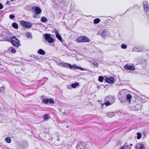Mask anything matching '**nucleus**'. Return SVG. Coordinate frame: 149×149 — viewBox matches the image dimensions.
Segmentation results:
<instances>
[{"label": "nucleus", "instance_id": "14", "mask_svg": "<svg viewBox=\"0 0 149 149\" xmlns=\"http://www.w3.org/2000/svg\"><path fill=\"white\" fill-rule=\"evenodd\" d=\"M9 32L8 30H6L5 31L2 32V36L5 39L6 37V36L8 35Z\"/></svg>", "mask_w": 149, "mask_h": 149}, {"label": "nucleus", "instance_id": "11", "mask_svg": "<svg viewBox=\"0 0 149 149\" xmlns=\"http://www.w3.org/2000/svg\"><path fill=\"white\" fill-rule=\"evenodd\" d=\"M12 38L11 34L9 32L8 35L6 36V37L5 39L6 41L10 42Z\"/></svg>", "mask_w": 149, "mask_h": 149}, {"label": "nucleus", "instance_id": "45", "mask_svg": "<svg viewBox=\"0 0 149 149\" xmlns=\"http://www.w3.org/2000/svg\"><path fill=\"white\" fill-rule=\"evenodd\" d=\"M108 100L109 101H111V100Z\"/></svg>", "mask_w": 149, "mask_h": 149}, {"label": "nucleus", "instance_id": "6", "mask_svg": "<svg viewBox=\"0 0 149 149\" xmlns=\"http://www.w3.org/2000/svg\"><path fill=\"white\" fill-rule=\"evenodd\" d=\"M105 80L106 82L109 84H113L114 82V79L113 77H106Z\"/></svg>", "mask_w": 149, "mask_h": 149}, {"label": "nucleus", "instance_id": "19", "mask_svg": "<svg viewBox=\"0 0 149 149\" xmlns=\"http://www.w3.org/2000/svg\"><path fill=\"white\" fill-rule=\"evenodd\" d=\"M100 21V19L97 18L94 19L93 20V22L95 24H96L99 23Z\"/></svg>", "mask_w": 149, "mask_h": 149}, {"label": "nucleus", "instance_id": "29", "mask_svg": "<svg viewBox=\"0 0 149 149\" xmlns=\"http://www.w3.org/2000/svg\"><path fill=\"white\" fill-rule=\"evenodd\" d=\"M139 149H145V147H144V145L142 144H140Z\"/></svg>", "mask_w": 149, "mask_h": 149}, {"label": "nucleus", "instance_id": "44", "mask_svg": "<svg viewBox=\"0 0 149 149\" xmlns=\"http://www.w3.org/2000/svg\"><path fill=\"white\" fill-rule=\"evenodd\" d=\"M68 126H67V128H68Z\"/></svg>", "mask_w": 149, "mask_h": 149}, {"label": "nucleus", "instance_id": "12", "mask_svg": "<svg viewBox=\"0 0 149 149\" xmlns=\"http://www.w3.org/2000/svg\"><path fill=\"white\" fill-rule=\"evenodd\" d=\"M55 33L56 37L57 38V39H58L61 42H62L63 40L62 37L57 31H55Z\"/></svg>", "mask_w": 149, "mask_h": 149}, {"label": "nucleus", "instance_id": "23", "mask_svg": "<svg viewBox=\"0 0 149 149\" xmlns=\"http://www.w3.org/2000/svg\"><path fill=\"white\" fill-rule=\"evenodd\" d=\"M41 21L42 22H44L47 21V19L45 17H41Z\"/></svg>", "mask_w": 149, "mask_h": 149}, {"label": "nucleus", "instance_id": "17", "mask_svg": "<svg viewBox=\"0 0 149 149\" xmlns=\"http://www.w3.org/2000/svg\"><path fill=\"white\" fill-rule=\"evenodd\" d=\"M79 84L77 82H76L72 84H71L72 87L73 88H75L77 86H79Z\"/></svg>", "mask_w": 149, "mask_h": 149}, {"label": "nucleus", "instance_id": "26", "mask_svg": "<svg viewBox=\"0 0 149 149\" xmlns=\"http://www.w3.org/2000/svg\"><path fill=\"white\" fill-rule=\"evenodd\" d=\"M113 103L111 102V103L109 102V101H107V102L104 103V104L107 106H109L111 105V104H113Z\"/></svg>", "mask_w": 149, "mask_h": 149}, {"label": "nucleus", "instance_id": "33", "mask_svg": "<svg viewBox=\"0 0 149 149\" xmlns=\"http://www.w3.org/2000/svg\"><path fill=\"white\" fill-rule=\"evenodd\" d=\"M11 52L13 53H15L16 52V50L15 49L13 48L11 49Z\"/></svg>", "mask_w": 149, "mask_h": 149}, {"label": "nucleus", "instance_id": "28", "mask_svg": "<svg viewBox=\"0 0 149 149\" xmlns=\"http://www.w3.org/2000/svg\"><path fill=\"white\" fill-rule=\"evenodd\" d=\"M127 46L125 44H122L121 45V47L122 49H126L127 48Z\"/></svg>", "mask_w": 149, "mask_h": 149}, {"label": "nucleus", "instance_id": "40", "mask_svg": "<svg viewBox=\"0 0 149 149\" xmlns=\"http://www.w3.org/2000/svg\"><path fill=\"white\" fill-rule=\"evenodd\" d=\"M10 3V2L9 1H7L6 3V4H8Z\"/></svg>", "mask_w": 149, "mask_h": 149}, {"label": "nucleus", "instance_id": "10", "mask_svg": "<svg viewBox=\"0 0 149 149\" xmlns=\"http://www.w3.org/2000/svg\"><path fill=\"white\" fill-rule=\"evenodd\" d=\"M143 4L144 9L147 11H149V6L148 2L146 1H144Z\"/></svg>", "mask_w": 149, "mask_h": 149}, {"label": "nucleus", "instance_id": "37", "mask_svg": "<svg viewBox=\"0 0 149 149\" xmlns=\"http://www.w3.org/2000/svg\"><path fill=\"white\" fill-rule=\"evenodd\" d=\"M107 98H109V99H112L113 98V97L112 96H109Z\"/></svg>", "mask_w": 149, "mask_h": 149}, {"label": "nucleus", "instance_id": "18", "mask_svg": "<svg viewBox=\"0 0 149 149\" xmlns=\"http://www.w3.org/2000/svg\"><path fill=\"white\" fill-rule=\"evenodd\" d=\"M132 97V96L130 94H127L126 95V99L127 100L130 101L131 100V99Z\"/></svg>", "mask_w": 149, "mask_h": 149}, {"label": "nucleus", "instance_id": "2", "mask_svg": "<svg viewBox=\"0 0 149 149\" xmlns=\"http://www.w3.org/2000/svg\"><path fill=\"white\" fill-rule=\"evenodd\" d=\"M12 44L14 46L18 47L21 45L20 41L15 37H12L10 41Z\"/></svg>", "mask_w": 149, "mask_h": 149}, {"label": "nucleus", "instance_id": "22", "mask_svg": "<svg viewBox=\"0 0 149 149\" xmlns=\"http://www.w3.org/2000/svg\"><path fill=\"white\" fill-rule=\"evenodd\" d=\"M6 141L8 143H10L11 142V138L9 137H7L5 139Z\"/></svg>", "mask_w": 149, "mask_h": 149}, {"label": "nucleus", "instance_id": "15", "mask_svg": "<svg viewBox=\"0 0 149 149\" xmlns=\"http://www.w3.org/2000/svg\"><path fill=\"white\" fill-rule=\"evenodd\" d=\"M107 30L106 29H104L102 32L101 33L100 36L102 37H104L107 35L106 33Z\"/></svg>", "mask_w": 149, "mask_h": 149}, {"label": "nucleus", "instance_id": "41", "mask_svg": "<svg viewBox=\"0 0 149 149\" xmlns=\"http://www.w3.org/2000/svg\"><path fill=\"white\" fill-rule=\"evenodd\" d=\"M26 36L28 37V33H27L26 34Z\"/></svg>", "mask_w": 149, "mask_h": 149}, {"label": "nucleus", "instance_id": "4", "mask_svg": "<svg viewBox=\"0 0 149 149\" xmlns=\"http://www.w3.org/2000/svg\"><path fill=\"white\" fill-rule=\"evenodd\" d=\"M58 65L60 66L64 67L67 68H71V65L70 64L63 61L59 63Z\"/></svg>", "mask_w": 149, "mask_h": 149}, {"label": "nucleus", "instance_id": "38", "mask_svg": "<svg viewBox=\"0 0 149 149\" xmlns=\"http://www.w3.org/2000/svg\"><path fill=\"white\" fill-rule=\"evenodd\" d=\"M32 37L31 35L29 33V38H30Z\"/></svg>", "mask_w": 149, "mask_h": 149}, {"label": "nucleus", "instance_id": "9", "mask_svg": "<svg viewBox=\"0 0 149 149\" xmlns=\"http://www.w3.org/2000/svg\"><path fill=\"white\" fill-rule=\"evenodd\" d=\"M77 149H88L85 144L80 143L76 146Z\"/></svg>", "mask_w": 149, "mask_h": 149}, {"label": "nucleus", "instance_id": "8", "mask_svg": "<svg viewBox=\"0 0 149 149\" xmlns=\"http://www.w3.org/2000/svg\"><path fill=\"white\" fill-rule=\"evenodd\" d=\"M43 102L45 104H47L48 103L50 104H54V101L51 98L45 99H43L42 100Z\"/></svg>", "mask_w": 149, "mask_h": 149}, {"label": "nucleus", "instance_id": "3", "mask_svg": "<svg viewBox=\"0 0 149 149\" xmlns=\"http://www.w3.org/2000/svg\"><path fill=\"white\" fill-rule=\"evenodd\" d=\"M45 39L49 43H52L54 42V39L51 36V35L49 34H45L44 35Z\"/></svg>", "mask_w": 149, "mask_h": 149}, {"label": "nucleus", "instance_id": "5", "mask_svg": "<svg viewBox=\"0 0 149 149\" xmlns=\"http://www.w3.org/2000/svg\"><path fill=\"white\" fill-rule=\"evenodd\" d=\"M124 68L126 70L133 71L135 70V67L134 65H130L126 64L124 66Z\"/></svg>", "mask_w": 149, "mask_h": 149}, {"label": "nucleus", "instance_id": "31", "mask_svg": "<svg viewBox=\"0 0 149 149\" xmlns=\"http://www.w3.org/2000/svg\"><path fill=\"white\" fill-rule=\"evenodd\" d=\"M93 64L94 65L97 67H98V63L96 62L95 61L94 62H93Z\"/></svg>", "mask_w": 149, "mask_h": 149}, {"label": "nucleus", "instance_id": "7", "mask_svg": "<svg viewBox=\"0 0 149 149\" xmlns=\"http://www.w3.org/2000/svg\"><path fill=\"white\" fill-rule=\"evenodd\" d=\"M34 8L35 13L36 15H38L41 13L42 10L38 6H36L35 7H33L32 8V9H33Z\"/></svg>", "mask_w": 149, "mask_h": 149}, {"label": "nucleus", "instance_id": "25", "mask_svg": "<svg viewBox=\"0 0 149 149\" xmlns=\"http://www.w3.org/2000/svg\"><path fill=\"white\" fill-rule=\"evenodd\" d=\"M49 118V116L47 114H46L44 115V119L45 120H47Z\"/></svg>", "mask_w": 149, "mask_h": 149}, {"label": "nucleus", "instance_id": "20", "mask_svg": "<svg viewBox=\"0 0 149 149\" xmlns=\"http://www.w3.org/2000/svg\"><path fill=\"white\" fill-rule=\"evenodd\" d=\"M104 78L103 76H100L98 77V81H99L101 82H102L104 80Z\"/></svg>", "mask_w": 149, "mask_h": 149}, {"label": "nucleus", "instance_id": "16", "mask_svg": "<svg viewBox=\"0 0 149 149\" xmlns=\"http://www.w3.org/2000/svg\"><path fill=\"white\" fill-rule=\"evenodd\" d=\"M38 53L39 54H40L42 55H44L45 54V51L42 49H40L38 51Z\"/></svg>", "mask_w": 149, "mask_h": 149}, {"label": "nucleus", "instance_id": "24", "mask_svg": "<svg viewBox=\"0 0 149 149\" xmlns=\"http://www.w3.org/2000/svg\"><path fill=\"white\" fill-rule=\"evenodd\" d=\"M78 67L77 65L75 64H74L72 65H71V68H70V69H77L78 68Z\"/></svg>", "mask_w": 149, "mask_h": 149}, {"label": "nucleus", "instance_id": "34", "mask_svg": "<svg viewBox=\"0 0 149 149\" xmlns=\"http://www.w3.org/2000/svg\"><path fill=\"white\" fill-rule=\"evenodd\" d=\"M78 70H80L82 71H84L85 70V69L79 67V66L78 67Z\"/></svg>", "mask_w": 149, "mask_h": 149}, {"label": "nucleus", "instance_id": "42", "mask_svg": "<svg viewBox=\"0 0 149 149\" xmlns=\"http://www.w3.org/2000/svg\"><path fill=\"white\" fill-rule=\"evenodd\" d=\"M33 17H34V18H36V16H35V15H34V16H33Z\"/></svg>", "mask_w": 149, "mask_h": 149}, {"label": "nucleus", "instance_id": "1", "mask_svg": "<svg viewBox=\"0 0 149 149\" xmlns=\"http://www.w3.org/2000/svg\"><path fill=\"white\" fill-rule=\"evenodd\" d=\"M90 40L86 36H80L76 40V41L78 43H82L90 42Z\"/></svg>", "mask_w": 149, "mask_h": 149}, {"label": "nucleus", "instance_id": "39", "mask_svg": "<svg viewBox=\"0 0 149 149\" xmlns=\"http://www.w3.org/2000/svg\"><path fill=\"white\" fill-rule=\"evenodd\" d=\"M125 145H124L123 147H122V148H119V149H124V147L125 146Z\"/></svg>", "mask_w": 149, "mask_h": 149}, {"label": "nucleus", "instance_id": "32", "mask_svg": "<svg viewBox=\"0 0 149 149\" xmlns=\"http://www.w3.org/2000/svg\"><path fill=\"white\" fill-rule=\"evenodd\" d=\"M15 17V16L13 15H9V17L11 19H14Z\"/></svg>", "mask_w": 149, "mask_h": 149}, {"label": "nucleus", "instance_id": "46", "mask_svg": "<svg viewBox=\"0 0 149 149\" xmlns=\"http://www.w3.org/2000/svg\"><path fill=\"white\" fill-rule=\"evenodd\" d=\"M130 145H132V144H130Z\"/></svg>", "mask_w": 149, "mask_h": 149}, {"label": "nucleus", "instance_id": "43", "mask_svg": "<svg viewBox=\"0 0 149 149\" xmlns=\"http://www.w3.org/2000/svg\"><path fill=\"white\" fill-rule=\"evenodd\" d=\"M10 0L11 1H13L14 0Z\"/></svg>", "mask_w": 149, "mask_h": 149}, {"label": "nucleus", "instance_id": "35", "mask_svg": "<svg viewBox=\"0 0 149 149\" xmlns=\"http://www.w3.org/2000/svg\"><path fill=\"white\" fill-rule=\"evenodd\" d=\"M3 8V6L2 4L1 3H0V9H2Z\"/></svg>", "mask_w": 149, "mask_h": 149}, {"label": "nucleus", "instance_id": "21", "mask_svg": "<svg viewBox=\"0 0 149 149\" xmlns=\"http://www.w3.org/2000/svg\"><path fill=\"white\" fill-rule=\"evenodd\" d=\"M12 26L16 29H17L18 28V25L16 23H14L12 24Z\"/></svg>", "mask_w": 149, "mask_h": 149}, {"label": "nucleus", "instance_id": "27", "mask_svg": "<svg viewBox=\"0 0 149 149\" xmlns=\"http://www.w3.org/2000/svg\"><path fill=\"white\" fill-rule=\"evenodd\" d=\"M136 134L137 136V139H140L141 138L142 134L140 132H138Z\"/></svg>", "mask_w": 149, "mask_h": 149}, {"label": "nucleus", "instance_id": "13", "mask_svg": "<svg viewBox=\"0 0 149 149\" xmlns=\"http://www.w3.org/2000/svg\"><path fill=\"white\" fill-rule=\"evenodd\" d=\"M20 23L21 25L23 26L26 28H28V23L24 21H22Z\"/></svg>", "mask_w": 149, "mask_h": 149}, {"label": "nucleus", "instance_id": "30", "mask_svg": "<svg viewBox=\"0 0 149 149\" xmlns=\"http://www.w3.org/2000/svg\"><path fill=\"white\" fill-rule=\"evenodd\" d=\"M5 88L3 87H1L0 88V92H3L4 91Z\"/></svg>", "mask_w": 149, "mask_h": 149}, {"label": "nucleus", "instance_id": "36", "mask_svg": "<svg viewBox=\"0 0 149 149\" xmlns=\"http://www.w3.org/2000/svg\"><path fill=\"white\" fill-rule=\"evenodd\" d=\"M32 26V24L31 23L29 22V28L31 27Z\"/></svg>", "mask_w": 149, "mask_h": 149}]
</instances>
